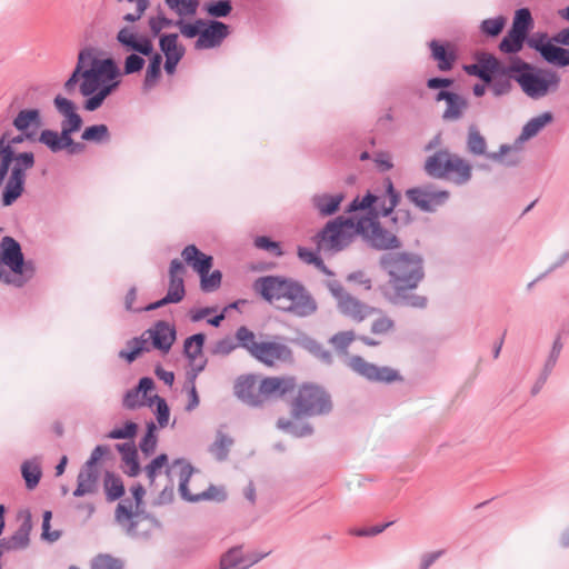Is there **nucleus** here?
<instances>
[{
  "label": "nucleus",
  "instance_id": "35",
  "mask_svg": "<svg viewBox=\"0 0 569 569\" xmlns=\"http://www.w3.org/2000/svg\"><path fill=\"white\" fill-rule=\"evenodd\" d=\"M41 123V112L37 108L20 110L12 121L13 127L20 132H29L30 128L36 130Z\"/></svg>",
  "mask_w": 569,
  "mask_h": 569
},
{
  "label": "nucleus",
  "instance_id": "47",
  "mask_svg": "<svg viewBox=\"0 0 569 569\" xmlns=\"http://www.w3.org/2000/svg\"><path fill=\"white\" fill-rule=\"evenodd\" d=\"M528 39L509 30L501 39L499 49L501 52L513 54L512 57H515L522 49L525 42L528 44Z\"/></svg>",
  "mask_w": 569,
  "mask_h": 569
},
{
  "label": "nucleus",
  "instance_id": "60",
  "mask_svg": "<svg viewBox=\"0 0 569 569\" xmlns=\"http://www.w3.org/2000/svg\"><path fill=\"white\" fill-rule=\"evenodd\" d=\"M238 348L236 339L227 336L218 341H216L211 348L210 352L213 356L227 357L232 353Z\"/></svg>",
  "mask_w": 569,
  "mask_h": 569
},
{
  "label": "nucleus",
  "instance_id": "15",
  "mask_svg": "<svg viewBox=\"0 0 569 569\" xmlns=\"http://www.w3.org/2000/svg\"><path fill=\"white\" fill-rule=\"evenodd\" d=\"M512 68L513 57H510L508 63H505L493 54L487 52L477 54L475 63L463 66V70L469 76L477 77L485 83L491 82L496 74H510Z\"/></svg>",
  "mask_w": 569,
  "mask_h": 569
},
{
  "label": "nucleus",
  "instance_id": "11",
  "mask_svg": "<svg viewBox=\"0 0 569 569\" xmlns=\"http://www.w3.org/2000/svg\"><path fill=\"white\" fill-rule=\"evenodd\" d=\"M528 47L537 51L549 64L558 68L569 67V27L563 28L552 37L547 32H535L528 39Z\"/></svg>",
  "mask_w": 569,
  "mask_h": 569
},
{
  "label": "nucleus",
  "instance_id": "18",
  "mask_svg": "<svg viewBox=\"0 0 569 569\" xmlns=\"http://www.w3.org/2000/svg\"><path fill=\"white\" fill-rule=\"evenodd\" d=\"M252 358L267 367H274L277 363H290L293 361L292 350L279 341H261Z\"/></svg>",
  "mask_w": 569,
  "mask_h": 569
},
{
  "label": "nucleus",
  "instance_id": "12",
  "mask_svg": "<svg viewBox=\"0 0 569 569\" xmlns=\"http://www.w3.org/2000/svg\"><path fill=\"white\" fill-rule=\"evenodd\" d=\"M332 410L330 395L320 386L302 385L291 402V416L296 419L328 415Z\"/></svg>",
  "mask_w": 569,
  "mask_h": 569
},
{
  "label": "nucleus",
  "instance_id": "6",
  "mask_svg": "<svg viewBox=\"0 0 569 569\" xmlns=\"http://www.w3.org/2000/svg\"><path fill=\"white\" fill-rule=\"evenodd\" d=\"M34 154L31 151L16 153L9 147H0V188L11 168V173L1 194L3 207L12 206L23 193L26 172L34 166Z\"/></svg>",
  "mask_w": 569,
  "mask_h": 569
},
{
  "label": "nucleus",
  "instance_id": "23",
  "mask_svg": "<svg viewBox=\"0 0 569 569\" xmlns=\"http://www.w3.org/2000/svg\"><path fill=\"white\" fill-rule=\"evenodd\" d=\"M296 380L292 377H267L259 385L261 395V406L268 398H281L286 393L293 391Z\"/></svg>",
  "mask_w": 569,
  "mask_h": 569
},
{
  "label": "nucleus",
  "instance_id": "49",
  "mask_svg": "<svg viewBox=\"0 0 569 569\" xmlns=\"http://www.w3.org/2000/svg\"><path fill=\"white\" fill-rule=\"evenodd\" d=\"M426 84L429 89H439L435 96V101L437 102H447L453 93L452 91L447 90V88L453 84V79L451 78L432 77L427 80Z\"/></svg>",
  "mask_w": 569,
  "mask_h": 569
},
{
  "label": "nucleus",
  "instance_id": "56",
  "mask_svg": "<svg viewBox=\"0 0 569 569\" xmlns=\"http://www.w3.org/2000/svg\"><path fill=\"white\" fill-rule=\"evenodd\" d=\"M156 403V417L161 428L166 427L170 418V409L164 398L154 395L148 399V406Z\"/></svg>",
  "mask_w": 569,
  "mask_h": 569
},
{
  "label": "nucleus",
  "instance_id": "24",
  "mask_svg": "<svg viewBox=\"0 0 569 569\" xmlns=\"http://www.w3.org/2000/svg\"><path fill=\"white\" fill-rule=\"evenodd\" d=\"M257 378L254 375H241L233 385L234 396L250 407H261V395L256 391Z\"/></svg>",
  "mask_w": 569,
  "mask_h": 569
},
{
  "label": "nucleus",
  "instance_id": "5",
  "mask_svg": "<svg viewBox=\"0 0 569 569\" xmlns=\"http://www.w3.org/2000/svg\"><path fill=\"white\" fill-rule=\"evenodd\" d=\"M379 267L388 274L392 290H413L425 278L423 258L416 252H386L379 258Z\"/></svg>",
  "mask_w": 569,
  "mask_h": 569
},
{
  "label": "nucleus",
  "instance_id": "2",
  "mask_svg": "<svg viewBox=\"0 0 569 569\" xmlns=\"http://www.w3.org/2000/svg\"><path fill=\"white\" fill-rule=\"evenodd\" d=\"M356 236H360L370 248L379 251L396 250L402 244L400 239L383 228L375 216H339L328 221L319 233L321 240L328 242L335 251L346 249Z\"/></svg>",
  "mask_w": 569,
  "mask_h": 569
},
{
  "label": "nucleus",
  "instance_id": "19",
  "mask_svg": "<svg viewBox=\"0 0 569 569\" xmlns=\"http://www.w3.org/2000/svg\"><path fill=\"white\" fill-rule=\"evenodd\" d=\"M204 24L200 38L194 42L197 50L218 48L230 34V26L220 20L204 19Z\"/></svg>",
  "mask_w": 569,
  "mask_h": 569
},
{
  "label": "nucleus",
  "instance_id": "32",
  "mask_svg": "<svg viewBox=\"0 0 569 569\" xmlns=\"http://www.w3.org/2000/svg\"><path fill=\"white\" fill-rule=\"evenodd\" d=\"M555 117L551 111H545L526 122L517 138V142H525L536 137L546 126L553 121Z\"/></svg>",
  "mask_w": 569,
  "mask_h": 569
},
{
  "label": "nucleus",
  "instance_id": "20",
  "mask_svg": "<svg viewBox=\"0 0 569 569\" xmlns=\"http://www.w3.org/2000/svg\"><path fill=\"white\" fill-rule=\"evenodd\" d=\"M20 525L9 537L0 540V547L4 551L24 550L30 545V532L32 529V517L29 510L20 511L18 515Z\"/></svg>",
  "mask_w": 569,
  "mask_h": 569
},
{
  "label": "nucleus",
  "instance_id": "41",
  "mask_svg": "<svg viewBox=\"0 0 569 569\" xmlns=\"http://www.w3.org/2000/svg\"><path fill=\"white\" fill-rule=\"evenodd\" d=\"M411 290H393L392 295L389 297V300L393 305H401L418 309H423L427 306V298L423 296H419L416 293H411Z\"/></svg>",
  "mask_w": 569,
  "mask_h": 569
},
{
  "label": "nucleus",
  "instance_id": "62",
  "mask_svg": "<svg viewBox=\"0 0 569 569\" xmlns=\"http://www.w3.org/2000/svg\"><path fill=\"white\" fill-rule=\"evenodd\" d=\"M221 279L222 273L220 270L200 274V288L203 292H213L220 287Z\"/></svg>",
  "mask_w": 569,
  "mask_h": 569
},
{
  "label": "nucleus",
  "instance_id": "13",
  "mask_svg": "<svg viewBox=\"0 0 569 569\" xmlns=\"http://www.w3.org/2000/svg\"><path fill=\"white\" fill-rule=\"evenodd\" d=\"M467 151L473 157H486L489 160L505 164L506 167H517L520 163V157L517 152L510 154L515 147L501 144L496 152L487 151V140L480 133L476 126H470L467 133Z\"/></svg>",
  "mask_w": 569,
  "mask_h": 569
},
{
  "label": "nucleus",
  "instance_id": "64",
  "mask_svg": "<svg viewBox=\"0 0 569 569\" xmlns=\"http://www.w3.org/2000/svg\"><path fill=\"white\" fill-rule=\"evenodd\" d=\"M173 303H179L186 296L183 278H169V288L166 293Z\"/></svg>",
  "mask_w": 569,
  "mask_h": 569
},
{
  "label": "nucleus",
  "instance_id": "38",
  "mask_svg": "<svg viewBox=\"0 0 569 569\" xmlns=\"http://www.w3.org/2000/svg\"><path fill=\"white\" fill-rule=\"evenodd\" d=\"M234 440L229 435L218 430L216 432L214 441L209 446V452L216 458L218 461H224L228 459L231 447L233 446Z\"/></svg>",
  "mask_w": 569,
  "mask_h": 569
},
{
  "label": "nucleus",
  "instance_id": "51",
  "mask_svg": "<svg viewBox=\"0 0 569 569\" xmlns=\"http://www.w3.org/2000/svg\"><path fill=\"white\" fill-rule=\"evenodd\" d=\"M513 73L510 74H496L493 80L487 83L490 91L495 97H502L509 94L513 89Z\"/></svg>",
  "mask_w": 569,
  "mask_h": 569
},
{
  "label": "nucleus",
  "instance_id": "36",
  "mask_svg": "<svg viewBox=\"0 0 569 569\" xmlns=\"http://www.w3.org/2000/svg\"><path fill=\"white\" fill-rule=\"evenodd\" d=\"M21 476L24 480L27 489L33 490L39 485L42 476L40 458L34 457L23 461L21 465Z\"/></svg>",
  "mask_w": 569,
  "mask_h": 569
},
{
  "label": "nucleus",
  "instance_id": "52",
  "mask_svg": "<svg viewBox=\"0 0 569 569\" xmlns=\"http://www.w3.org/2000/svg\"><path fill=\"white\" fill-rule=\"evenodd\" d=\"M164 3L180 18L184 16H194L200 4L199 0H164Z\"/></svg>",
  "mask_w": 569,
  "mask_h": 569
},
{
  "label": "nucleus",
  "instance_id": "22",
  "mask_svg": "<svg viewBox=\"0 0 569 569\" xmlns=\"http://www.w3.org/2000/svg\"><path fill=\"white\" fill-rule=\"evenodd\" d=\"M53 106L62 117L60 131L76 133L81 130L83 120L77 111V104L72 100L58 94L53 99Z\"/></svg>",
  "mask_w": 569,
  "mask_h": 569
},
{
  "label": "nucleus",
  "instance_id": "28",
  "mask_svg": "<svg viewBox=\"0 0 569 569\" xmlns=\"http://www.w3.org/2000/svg\"><path fill=\"white\" fill-rule=\"evenodd\" d=\"M172 467H179V493L181 498L188 502H199V493H191L188 487L194 468L183 458L173 460Z\"/></svg>",
  "mask_w": 569,
  "mask_h": 569
},
{
  "label": "nucleus",
  "instance_id": "33",
  "mask_svg": "<svg viewBox=\"0 0 569 569\" xmlns=\"http://www.w3.org/2000/svg\"><path fill=\"white\" fill-rule=\"evenodd\" d=\"M99 473L94 468L84 466L77 478V488L73 491L74 497H82L93 493L97 490Z\"/></svg>",
  "mask_w": 569,
  "mask_h": 569
},
{
  "label": "nucleus",
  "instance_id": "31",
  "mask_svg": "<svg viewBox=\"0 0 569 569\" xmlns=\"http://www.w3.org/2000/svg\"><path fill=\"white\" fill-rule=\"evenodd\" d=\"M293 342L302 348L303 350L308 351L310 355H312L315 358L319 359L325 365H331L332 363V355L329 350H327L322 343L313 339L312 337L308 335H300L298 336Z\"/></svg>",
  "mask_w": 569,
  "mask_h": 569
},
{
  "label": "nucleus",
  "instance_id": "54",
  "mask_svg": "<svg viewBox=\"0 0 569 569\" xmlns=\"http://www.w3.org/2000/svg\"><path fill=\"white\" fill-rule=\"evenodd\" d=\"M204 19H196L193 22L186 21L182 18L177 19L176 27L180 30V33L187 39L200 38Z\"/></svg>",
  "mask_w": 569,
  "mask_h": 569
},
{
  "label": "nucleus",
  "instance_id": "34",
  "mask_svg": "<svg viewBox=\"0 0 569 569\" xmlns=\"http://www.w3.org/2000/svg\"><path fill=\"white\" fill-rule=\"evenodd\" d=\"M116 449L121 453L122 461L128 467L124 472L129 477H137L140 471V462L138 459V451L133 442L117 443Z\"/></svg>",
  "mask_w": 569,
  "mask_h": 569
},
{
  "label": "nucleus",
  "instance_id": "53",
  "mask_svg": "<svg viewBox=\"0 0 569 569\" xmlns=\"http://www.w3.org/2000/svg\"><path fill=\"white\" fill-rule=\"evenodd\" d=\"M204 11L212 19H220L228 17L232 11L231 0H214L207 2L203 7Z\"/></svg>",
  "mask_w": 569,
  "mask_h": 569
},
{
  "label": "nucleus",
  "instance_id": "17",
  "mask_svg": "<svg viewBox=\"0 0 569 569\" xmlns=\"http://www.w3.org/2000/svg\"><path fill=\"white\" fill-rule=\"evenodd\" d=\"M348 367L371 382L391 383L395 381H402V377L398 370L387 366L379 367L375 363L368 362L361 356H352L349 358Z\"/></svg>",
  "mask_w": 569,
  "mask_h": 569
},
{
  "label": "nucleus",
  "instance_id": "58",
  "mask_svg": "<svg viewBox=\"0 0 569 569\" xmlns=\"http://www.w3.org/2000/svg\"><path fill=\"white\" fill-rule=\"evenodd\" d=\"M506 22L507 20L502 16L486 19L480 24V31L491 38L498 37L502 32Z\"/></svg>",
  "mask_w": 569,
  "mask_h": 569
},
{
  "label": "nucleus",
  "instance_id": "1",
  "mask_svg": "<svg viewBox=\"0 0 569 569\" xmlns=\"http://www.w3.org/2000/svg\"><path fill=\"white\" fill-rule=\"evenodd\" d=\"M121 69L113 58H99L93 47H86L78 53L73 71L63 83V90L71 96L79 86L86 98L83 109L92 112L102 107L106 99L121 84Z\"/></svg>",
  "mask_w": 569,
  "mask_h": 569
},
{
  "label": "nucleus",
  "instance_id": "50",
  "mask_svg": "<svg viewBox=\"0 0 569 569\" xmlns=\"http://www.w3.org/2000/svg\"><path fill=\"white\" fill-rule=\"evenodd\" d=\"M234 339L238 345V348H243L249 352V355L252 357L256 352V349L258 348L260 342L256 341V335L253 331H251L246 326H241L236 330Z\"/></svg>",
  "mask_w": 569,
  "mask_h": 569
},
{
  "label": "nucleus",
  "instance_id": "39",
  "mask_svg": "<svg viewBox=\"0 0 569 569\" xmlns=\"http://www.w3.org/2000/svg\"><path fill=\"white\" fill-rule=\"evenodd\" d=\"M106 498L112 502L123 497L126 489L120 476L112 471H106L103 477Z\"/></svg>",
  "mask_w": 569,
  "mask_h": 569
},
{
  "label": "nucleus",
  "instance_id": "21",
  "mask_svg": "<svg viewBox=\"0 0 569 569\" xmlns=\"http://www.w3.org/2000/svg\"><path fill=\"white\" fill-rule=\"evenodd\" d=\"M143 336L150 347L168 353L176 341L177 331L174 326L164 320L157 321L153 327L144 330Z\"/></svg>",
  "mask_w": 569,
  "mask_h": 569
},
{
  "label": "nucleus",
  "instance_id": "30",
  "mask_svg": "<svg viewBox=\"0 0 569 569\" xmlns=\"http://www.w3.org/2000/svg\"><path fill=\"white\" fill-rule=\"evenodd\" d=\"M386 188V196L380 197V201L376 203L377 220L379 217H389L400 201V193L395 189L393 182L390 178L383 181Z\"/></svg>",
  "mask_w": 569,
  "mask_h": 569
},
{
  "label": "nucleus",
  "instance_id": "16",
  "mask_svg": "<svg viewBox=\"0 0 569 569\" xmlns=\"http://www.w3.org/2000/svg\"><path fill=\"white\" fill-rule=\"evenodd\" d=\"M406 197L422 212L432 213L448 202L450 192L432 183H426L407 189Z\"/></svg>",
  "mask_w": 569,
  "mask_h": 569
},
{
  "label": "nucleus",
  "instance_id": "43",
  "mask_svg": "<svg viewBox=\"0 0 569 569\" xmlns=\"http://www.w3.org/2000/svg\"><path fill=\"white\" fill-rule=\"evenodd\" d=\"M446 103L447 108L442 113L445 121L459 120L468 107L467 99L456 92L452 93Z\"/></svg>",
  "mask_w": 569,
  "mask_h": 569
},
{
  "label": "nucleus",
  "instance_id": "46",
  "mask_svg": "<svg viewBox=\"0 0 569 569\" xmlns=\"http://www.w3.org/2000/svg\"><path fill=\"white\" fill-rule=\"evenodd\" d=\"M204 342L206 335L202 332L194 333L186 338L183 342V355L190 363H193V361H196L202 353Z\"/></svg>",
  "mask_w": 569,
  "mask_h": 569
},
{
  "label": "nucleus",
  "instance_id": "25",
  "mask_svg": "<svg viewBox=\"0 0 569 569\" xmlns=\"http://www.w3.org/2000/svg\"><path fill=\"white\" fill-rule=\"evenodd\" d=\"M431 58L437 61V67L440 71L447 72L452 70L457 60V53L448 42H440L436 39L428 43Z\"/></svg>",
  "mask_w": 569,
  "mask_h": 569
},
{
  "label": "nucleus",
  "instance_id": "14",
  "mask_svg": "<svg viewBox=\"0 0 569 569\" xmlns=\"http://www.w3.org/2000/svg\"><path fill=\"white\" fill-rule=\"evenodd\" d=\"M325 284L331 296L336 299L337 308L343 316L360 322L368 316L380 312V310L361 302L359 299L347 292L340 281L330 279L327 280Z\"/></svg>",
  "mask_w": 569,
  "mask_h": 569
},
{
  "label": "nucleus",
  "instance_id": "45",
  "mask_svg": "<svg viewBox=\"0 0 569 569\" xmlns=\"http://www.w3.org/2000/svg\"><path fill=\"white\" fill-rule=\"evenodd\" d=\"M532 28L533 19L530 10L528 8H520L516 10L510 30L525 38H529L528 34Z\"/></svg>",
  "mask_w": 569,
  "mask_h": 569
},
{
  "label": "nucleus",
  "instance_id": "27",
  "mask_svg": "<svg viewBox=\"0 0 569 569\" xmlns=\"http://www.w3.org/2000/svg\"><path fill=\"white\" fill-rule=\"evenodd\" d=\"M181 256L187 264H189L199 276L209 273L213 258L209 254L203 253L194 244H188L181 252Z\"/></svg>",
  "mask_w": 569,
  "mask_h": 569
},
{
  "label": "nucleus",
  "instance_id": "10",
  "mask_svg": "<svg viewBox=\"0 0 569 569\" xmlns=\"http://www.w3.org/2000/svg\"><path fill=\"white\" fill-rule=\"evenodd\" d=\"M423 170L430 178L449 179L457 186H463L472 178L471 164L448 149H440L429 156Z\"/></svg>",
  "mask_w": 569,
  "mask_h": 569
},
{
  "label": "nucleus",
  "instance_id": "48",
  "mask_svg": "<svg viewBox=\"0 0 569 569\" xmlns=\"http://www.w3.org/2000/svg\"><path fill=\"white\" fill-rule=\"evenodd\" d=\"M277 427L280 430H282L296 438H303V437L311 436L313 433V428L310 423H308V422L297 423V422L290 421L284 418L278 419Z\"/></svg>",
  "mask_w": 569,
  "mask_h": 569
},
{
  "label": "nucleus",
  "instance_id": "7",
  "mask_svg": "<svg viewBox=\"0 0 569 569\" xmlns=\"http://www.w3.org/2000/svg\"><path fill=\"white\" fill-rule=\"evenodd\" d=\"M513 80L521 91L532 100H540L558 91L561 82L560 74L550 68H540L525 61L519 56L513 57Z\"/></svg>",
  "mask_w": 569,
  "mask_h": 569
},
{
  "label": "nucleus",
  "instance_id": "61",
  "mask_svg": "<svg viewBox=\"0 0 569 569\" xmlns=\"http://www.w3.org/2000/svg\"><path fill=\"white\" fill-rule=\"evenodd\" d=\"M177 20H172L167 18L162 12H159L154 17H150L148 20V26L152 37H159L164 28L176 27Z\"/></svg>",
  "mask_w": 569,
  "mask_h": 569
},
{
  "label": "nucleus",
  "instance_id": "59",
  "mask_svg": "<svg viewBox=\"0 0 569 569\" xmlns=\"http://www.w3.org/2000/svg\"><path fill=\"white\" fill-rule=\"evenodd\" d=\"M129 54L126 57L123 62V69L121 70L122 76H129L141 71L146 64L144 56L128 51Z\"/></svg>",
  "mask_w": 569,
  "mask_h": 569
},
{
  "label": "nucleus",
  "instance_id": "26",
  "mask_svg": "<svg viewBox=\"0 0 569 569\" xmlns=\"http://www.w3.org/2000/svg\"><path fill=\"white\" fill-rule=\"evenodd\" d=\"M73 133L56 131L51 129H43L38 138V141L44 144L51 152L58 153L62 150L68 151V149L74 142L72 138Z\"/></svg>",
  "mask_w": 569,
  "mask_h": 569
},
{
  "label": "nucleus",
  "instance_id": "40",
  "mask_svg": "<svg viewBox=\"0 0 569 569\" xmlns=\"http://www.w3.org/2000/svg\"><path fill=\"white\" fill-rule=\"evenodd\" d=\"M244 561L242 546H234L221 555L219 569H248Z\"/></svg>",
  "mask_w": 569,
  "mask_h": 569
},
{
  "label": "nucleus",
  "instance_id": "9",
  "mask_svg": "<svg viewBox=\"0 0 569 569\" xmlns=\"http://www.w3.org/2000/svg\"><path fill=\"white\" fill-rule=\"evenodd\" d=\"M36 273L32 260H26L21 244L10 236L0 241V280L21 288Z\"/></svg>",
  "mask_w": 569,
  "mask_h": 569
},
{
  "label": "nucleus",
  "instance_id": "8",
  "mask_svg": "<svg viewBox=\"0 0 569 569\" xmlns=\"http://www.w3.org/2000/svg\"><path fill=\"white\" fill-rule=\"evenodd\" d=\"M117 42L124 51L138 52L149 58L144 79L142 81L143 92L151 91L161 78L162 54L154 51L153 42L147 34L138 33L136 27L124 26L116 36Z\"/></svg>",
  "mask_w": 569,
  "mask_h": 569
},
{
  "label": "nucleus",
  "instance_id": "3",
  "mask_svg": "<svg viewBox=\"0 0 569 569\" xmlns=\"http://www.w3.org/2000/svg\"><path fill=\"white\" fill-rule=\"evenodd\" d=\"M253 289L269 303L284 313L308 318L318 310V303L310 291L298 280L282 276L258 278Z\"/></svg>",
  "mask_w": 569,
  "mask_h": 569
},
{
  "label": "nucleus",
  "instance_id": "29",
  "mask_svg": "<svg viewBox=\"0 0 569 569\" xmlns=\"http://www.w3.org/2000/svg\"><path fill=\"white\" fill-rule=\"evenodd\" d=\"M343 199L345 194L342 192L336 194L320 193L311 198V203L321 217H330L338 212Z\"/></svg>",
  "mask_w": 569,
  "mask_h": 569
},
{
  "label": "nucleus",
  "instance_id": "44",
  "mask_svg": "<svg viewBox=\"0 0 569 569\" xmlns=\"http://www.w3.org/2000/svg\"><path fill=\"white\" fill-rule=\"evenodd\" d=\"M178 33H162L159 36V49L164 57L184 56L186 48L178 42Z\"/></svg>",
  "mask_w": 569,
  "mask_h": 569
},
{
  "label": "nucleus",
  "instance_id": "4",
  "mask_svg": "<svg viewBox=\"0 0 569 569\" xmlns=\"http://www.w3.org/2000/svg\"><path fill=\"white\" fill-rule=\"evenodd\" d=\"M134 507L130 499L119 502L114 510V522L130 539L148 541L153 530L162 527L161 522L143 506L146 489L141 483H136L130 489Z\"/></svg>",
  "mask_w": 569,
  "mask_h": 569
},
{
  "label": "nucleus",
  "instance_id": "55",
  "mask_svg": "<svg viewBox=\"0 0 569 569\" xmlns=\"http://www.w3.org/2000/svg\"><path fill=\"white\" fill-rule=\"evenodd\" d=\"M157 427L153 421L147 423V431L139 442V448L144 456H150L157 448Z\"/></svg>",
  "mask_w": 569,
  "mask_h": 569
},
{
  "label": "nucleus",
  "instance_id": "37",
  "mask_svg": "<svg viewBox=\"0 0 569 569\" xmlns=\"http://www.w3.org/2000/svg\"><path fill=\"white\" fill-rule=\"evenodd\" d=\"M127 349L119 351V358L124 359L128 363H132L141 353L150 351L143 333L127 341Z\"/></svg>",
  "mask_w": 569,
  "mask_h": 569
},
{
  "label": "nucleus",
  "instance_id": "63",
  "mask_svg": "<svg viewBox=\"0 0 569 569\" xmlns=\"http://www.w3.org/2000/svg\"><path fill=\"white\" fill-rule=\"evenodd\" d=\"M138 432V425L133 421H127L123 427L112 429L107 437L109 439H132Z\"/></svg>",
  "mask_w": 569,
  "mask_h": 569
},
{
  "label": "nucleus",
  "instance_id": "57",
  "mask_svg": "<svg viewBox=\"0 0 569 569\" xmlns=\"http://www.w3.org/2000/svg\"><path fill=\"white\" fill-rule=\"evenodd\" d=\"M124 563L121 559L108 553H100L91 561L90 569H123Z\"/></svg>",
  "mask_w": 569,
  "mask_h": 569
},
{
  "label": "nucleus",
  "instance_id": "42",
  "mask_svg": "<svg viewBox=\"0 0 569 569\" xmlns=\"http://www.w3.org/2000/svg\"><path fill=\"white\" fill-rule=\"evenodd\" d=\"M81 139L96 144H104L111 141V133L104 123L92 124L84 128Z\"/></svg>",
  "mask_w": 569,
  "mask_h": 569
}]
</instances>
